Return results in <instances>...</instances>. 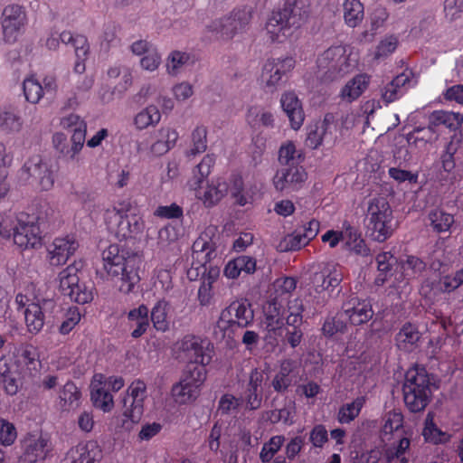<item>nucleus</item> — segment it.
Wrapping results in <instances>:
<instances>
[{
    "mask_svg": "<svg viewBox=\"0 0 463 463\" xmlns=\"http://www.w3.org/2000/svg\"><path fill=\"white\" fill-rule=\"evenodd\" d=\"M369 78L364 74L356 75L341 90V97L347 102L356 99L367 88Z\"/></svg>",
    "mask_w": 463,
    "mask_h": 463,
    "instance_id": "28",
    "label": "nucleus"
},
{
    "mask_svg": "<svg viewBox=\"0 0 463 463\" xmlns=\"http://www.w3.org/2000/svg\"><path fill=\"white\" fill-rule=\"evenodd\" d=\"M300 230L285 236L278 244L277 249L281 252L298 250L307 244Z\"/></svg>",
    "mask_w": 463,
    "mask_h": 463,
    "instance_id": "45",
    "label": "nucleus"
},
{
    "mask_svg": "<svg viewBox=\"0 0 463 463\" xmlns=\"http://www.w3.org/2000/svg\"><path fill=\"white\" fill-rule=\"evenodd\" d=\"M18 177L23 184L50 190L54 184V174L49 164L41 156L30 157L19 170Z\"/></svg>",
    "mask_w": 463,
    "mask_h": 463,
    "instance_id": "10",
    "label": "nucleus"
},
{
    "mask_svg": "<svg viewBox=\"0 0 463 463\" xmlns=\"http://www.w3.org/2000/svg\"><path fill=\"white\" fill-rule=\"evenodd\" d=\"M428 217L433 231L437 232L449 231L451 225L454 223L453 215L444 212L441 209L431 210Z\"/></svg>",
    "mask_w": 463,
    "mask_h": 463,
    "instance_id": "42",
    "label": "nucleus"
},
{
    "mask_svg": "<svg viewBox=\"0 0 463 463\" xmlns=\"http://www.w3.org/2000/svg\"><path fill=\"white\" fill-rule=\"evenodd\" d=\"M161 114L156 106H148L135 117V125L138 129H144L160 121Z\"/></svg>",
    "mask_w": 463,
    "mask_h": 463,
    "instance_id": "47",
    "label": "nucleus"
},
{
    "mask_svg": "<svg viewBox=\"0 0 463 463\" xmlns=\"http://www.w3.org/2000/svg\"><path fill=\"white\" fill-rule=\"evenodd\" d=\"M347 330V320L342 309L335 315L326 316L321 327L323 335L327 338H331L337 334H345Z\"/></svg>",
    "mask_w": 463,
    "mask_h": 463,
    "instance_id": "25",
    "label": "nucleus"
},
{
    "mask_svg": "<svg viewBox=\"0 0 463 463\" xmlns=\"http://www.w3.org/2000/svg\"><path fill=\"white\" fill-rule=\"evenodd\" d=\"M206 379V370L203 365L197 364H187L184 375L179 383L194 386L196 390H201V386Z\"/></svg>",
    "mask_w": 463,
    "mask_h": 463,
    "instance_id": "33",
    "label": "nucleus"
},
{
    "mask_svg": "<svg viewBox=\"0 0 463 463\" xmlns=\"http://www.w3.org/2000/svg\"><path fill=\"white\" fill-rule=\"evenodd\" d=\"M215 158L213 155H206L202 161L194 169V175L188 181V185L195 191L196 197L203 202L205 207H213L217 204L227 194L228 184L218 179L212 182L203 189L204 179L211 173V168L214 165Z\"/></svg>",
    "mask_w": 463,
    "mask_h": 463,
    "instance_id": "4",
    "label": "nucleus"
},
{
    "mask_svg": "<svg viewBox=\"0 0 463 463\" xmlns=\"http://www.w3.org/2000/svg\"><path fill=\"white\" fill-rule=\"evenodd\" d=\"M61 126L63 128L71 129L73 133H75V131H81L83 136V141L85 142L87 126L80 116L76 114H70L66 117H63L61 119Z\"/></svg>",
    "mask_w": 463,
    "mask_h": 463,
    "instance_id": "62",
    "label": "nucleus"
},
{
    "mask_svg": "<svg viewBox=\"0 0 463 463\" xmlns=\"http://www.w3.org/2000/svg\"><path fill=\"white\" fill-rule=\"evenodd\" d=\"M17 362L20 364L25 365L28 370H37L40 364L39 353L35 346L30 344L22 345L17 349Z\"/></svg>",
    "mask_w": 463,
    "mask_h": 463,
    "instance_id": "38",
    "label": "nucleus"
},
{
    "mask_svg": "<svg viewBox=\"0 0 463 463\" xmlns=\"http://www.w3.org/2000/svg\"><path fill=\"white\" fill-rule=\"evenodd\" d=\"M343 279L339 267H326L320 271L314 272L310 278V283L315 292L319 296H314L317 305L324 306L330 298V288L333 290L338 287Z\"/></svg>",
    "mask_w": 463,
    "mask_h": 463,
    "instance_id": "13",
    "label": "nucleus"
},
{
    "mask_svg": "<svg viewBox=\"0 0 463 463\" xmlns=\"http://www.w3.org/2000/svg\"><path fill=\"white\" fill-rule=\"evenodd\" d=\"M207 130L204 127H197L192 133L193 147L187 152V156H195L203 153L207 148Z\"/></svg>",
    "mask_w": 463,
    "mask_h": 463,
    "instance_id": "56",
    "label": "nucleus"
},
{
    "mask_svg": "<svg viewBox=\"0 0 463 463\" xmlns=\"http://www.w3.org/2000/svg\"><path fill=\"white\" fill-rule=\"evenodd\" d=\"M430 122L434 128L444 125L449 129L456 130L462 125L463 116L452 111L436 110L430 114Z\"/></svg>",
    "mask_w": 463,
    "mask_h": 463,
    "instance_id": "31",
    "label": "nucleus"
},
{
    "mask_svg": "<svg viewBox=\"0 0 463 463\" xmlns=\"http://www.w3.org/2000/svg\"><path fill=\"white\" fill-rule=\"evenodd\" d=\"M249 122L253 127L263 126L265 128H273L275 119L270 111L250 109L249 110Z\"/></svg>",
    "mask_w": 463,
    "mask_h": 463,
    "instance_id": "53",
    "label": "nucleus"
},
{
    "mask_svg": "<svg viewBox=\"0 0 463 463\" xmlns=\"http://www.w3.org/2000/svg\"><path fill=\"white\" fill-rule=\"evenodd\" d=\"M279 103L291 128L294 130L299 129L305 120V112L298 95L292 90L285 91L281 94Z\"/></svg>",
    "mask_w": 463,
    "mask_h": 463,
    "instance_id": "18",
    "label": "nucleus"
},
{
    "mask_svg": "<svg viewBox=\"0 0 463 463\" xmlns=\"http://www.w3.org/2000/svg\"><path fill=\"white\" fill-rule=\"evenodd\" d=\"M21 459L27 463L43 460L51 450V443L46 436L30 435L23 440Z\"/></svg>",
    "mask_w": 463,
    "mask_h": 463,
    "instance_id": "16",
    "label": "nucleus"
},
{
    "mask_svg": "<svg viewBox=\"0 0 463 463\" xmlns=\"http://www.w3.org/2000/svg\"><path fill=\"white\" fill-rule=\"evenodd\" d=\"M22 127L20 117L13 110L0 111V129L6 133L17 132Z\"/></svg>",
    "mask_w": 463,
    "mask_h": 463,
    "instance_id": "49",
    "label": "nucleus"
},
{
    "mask_svg": "<svg viewBox=\"0 0 463 463\" xmlns=\"http://www.w3.org/2000/svg\"><path fill=\"white\" fill-rule=\"evenodd\" d=\"M254 319L251 305L247 301L236 300L223 308L213 328L216 338L234 339L243 329L252 324Z\"/></svg>",
    "mask_w": 463,
    "mask_h": 463,
    "instance_id": "3",
    "label": "nucleus"
},
{
    "mask_svg": "<svg viewBox=\"0 0 463 463\" xmlns=\"http://www.w3.org/2000/svg\"><path fill=\"white\" fill-rule=\"evenodd\" d=\"M266 414L267 420L272 424L283 422L285 425H292L296 414L295 402L289 401L282 408L270 410Z\"/></svg>",
    "mask_w": 463,
    "mask_h": 463,
    "instance_id": "35",
    "label": "nucleus"
},
{
    "mask_svg": "<svg viewBox=\"0 0 463 463\" xmlns=\"http://www.w3.org/2000/svg\"><path fill=\"white\" fill-rule=\"evenodd\" d=\"M420 339L418 327L411 323H405L395 336L396 345L400 349L408 350Z\"/></svg>",
    "mask_w": 463,
    "mask_h": 463,
    "instance_id": "30",
    "label": "nucleus"
},
{
    "mask_svg": "<svg viewBox=\"0 0 463 463\" xmlns=\"http://www.w3.org/2000/svg\"><path fill=\"white\" fill-rule=\"evenodd\" d=\"M23 89L26 100L33 104L38 103L43 95V86L33 78L24 80Z\"/></svg>",
    "mask_w": 463,
    "mask_h": 463,
    "instance_id": "54",
    "label": "nucleus"
},
{
    "mask_svg": "<svg viewBox=\"0 0 463 463\" xmlns=\"http://www.w3.org/2000/svg\"><path fill=\"white\" fill-rule=\"evenodd\" d=\"M149 310L148 307L142 304L136 308L131 309L128 314V319L131 327V336L135 339L142 336L149 327Z\"/></svg>",
    "mask_w": 463,
    "mask_h": 463,
    "instance_id": "24",
    "label": "nucleus"
},
{
    "mask_svg": "<svg viewBox=\"0 0 463 463\" xmlns=\"http://www.w3.org/2000/svg\"><path fill=\"white\" fill-rule=\"evenodd\" d=\"M80 268L76 264L69 265L59 273V289L63 296L73 292L72 288L79 282L78 271Z\"/></svg>",
    "mask_w": 463,
    "mask_h": 463,
    "instance_id": "39",
    "label": "nucleus"
},
{
    "mask_svg": "<svg viewBox=\"0 0 463 463\" xmlns=\"http://www.w3.org/2000/svg\"><path fill=\"white\" fill-rule=\"evenodd\" d=\"M113 222L116 224L115 233L118 239L133 238L141 233L144 229V222L139 213L113 219Z\"/></svg>",
    "mask_w": 463,
    "mask_h": 463,
    "instance_id": "22",
    "label": "nucleus"
},
{
    "mask_svg": "<svg viewBox=\"0 0 463 463\" xmlns=\"http://www.w3.org/2000/svg\"><path fill=\"white\" fill-rule=\"evenodd\" d=\"M317 78L323 82H331L341 79L352 68L345 47L343 45L331 46L317 59Z\"/></svg>",
    "mask_w": 463,
    "mask_h": 463,
    "instance_id": "7",
    "label": "nucleus"
},
{
    "mask_svg": "<svg viewBox=\"0 0 463 463\" xmlns=\"http://www.w3.org/2000/svg\"><path fill=\"white\" fill-rule=\"evenodd\" d=\"M306 180L305 169L297 165L279 169L273 177V184L278 191L291 193L299 190Z\"/></svg>",
    "mask_w": 463,
    "mask_h": 463,
    "instance_id": "15",
    "label": "nucleus"
},
{
    "mask_svg": "<svg viewBox=\"0 0 463 463\" xmlns=\"http://www.w3.org/2000/svg\"><path fill=\"white\" fill-rule=\"evenodd\" d=\"M241 400L245 402L246 409L250 411H256L261 407L262 394L261 391H254L245 389Z\"/></svg>",
    "mask_w": 463,
    "mask_h": 463,
    "instance_id": "64",
    "label": "nucleus"
},
{
    "mask_svg": "<svg viewBox=\"0 0 463 463\" xmlns=\"http://www.w3.org/2000/svg\"><path fill=\"white\" fill-rule=\"evenodd\" d=\"M108 218L111 221L113 219L120 218L127 216L132 213H139L137 205L132 202L130 199H124L122 201L118 202L112 210H109L107 212Z\"/></svg>",
    "mask_w": 463,
    "mask_h": 463,
    "instance_id": "51",
    "label": "nucleus"
},
{
    "mask_svg": "<svg viewBox=\"0 0 463 463\" xmlns=\"http://www.w3.org/2000/svg\"><path fill=\"white\" fill-rule=\"evenodd\" d=\"M328 126L329 123L326 118H325L324 121L317 122L313 125H310L307 128L306 146L311 149L317 148L322 144V142L327 138Z\"/></svg>",
    "mask_w": 463,
    "mask_h": 463,
    "instance_id": "32",
    "label": "nucleus"
},
{
    "mask_svg": "<svg viewBox=\"0 0 463 463\" xmlns=\"http://www.w3.org/2000/svg\"><path fill=\"white\" fill-rule=\"evenodd\" d=\"M70 450H79L80 454V463H96L102 458V451L94 441L86 444H79Z\"/></svg>",
    "mask_w": 463,
    "mask_h": 463,
    "instance_id": "43",
    "label": "nucleus"
},
{
    "mask_svg": "<svg viewBox=\"0 0 463 463\" xmlns=\"http://www.w3.org/2000/svg\"><path fill=\"white\" fill-rule=\"evenodd\" d=\"M403 423V416L401 412L390 411L387 414L384 425L383 426L382 432L383 435L391 434L393 431H398Z\"/></svg>",
    "mask_w": 463,
    "mask_h": 463,
    "instance_id": "63",
    "label": "nucleus"
},
{
    "mask_svg": "<svg viewBox=\"0 0 463 463\" xmlns=\"http://www.w3.org/2000/svg\"><path fill=\"white\" fill-rule=\"evenodd\" d=\"M230 194L234 202L244 206L251 201L250 192L245 188L242 177L239 175H232L230 179V186H228Z\"/></svg>",
    "mask_w": 463,
    "mask_h": 463,
    "instance_id": "34",
    "label": "nucleus"
},
{
    "mask_svg": "<svg viewBox=\"0 0 463 463\" xmlns=\"http://www.w3.org/2000/svg\"><path fill=\"white\" fill-rule=\"evenodd\" d=\"M411 440L406 438H401L398 442H394L392 446L383 449V457L385 463H392L394 459L404 457L405 452L409 449Z\"/></svg>",
    "mask_w": 463,
    "mask_h": 463,
    "instance_id": "48",
    "label": "nucleus"
},
{
    "mask_svg": "<svg viewBox=\"0 0 463 463\" xmlns=\"http://www.w3.org/2000/svg\"><path fill=\"white\" fill-rule=\"evenodd\" d=\"M365 222L366 232L373 241L382 242L392 234V211L386 198L376 197L369 202Z\"/></svg>",
    "mask_w": 463,
    "mask_h": 463,
    "instance_id": "6",
    "label": "nucleus"
},
{
    "mask_svg": "<svg viewBox=\"0 0 463 463\" xmlns=\"http://www.w3.org/2000/svg\"><path fill=\"white\" fill-rule=\"evenodd\" d=\"M153 322L154 327L157 331H165L168 328L166 321V303L165 301H157L151 310L149 321Z\"/></svg>",
    "mask_w": 463,
    "mask_h": 463,
    "instance_id": "50",
    "label": "nucleus"
},
{
    "mask_svg": "<svg viewBox=\"0 0 463 463\" xmlns=\"http://www.w3.org/2000/svg\"><path fill=\"white\" fill-rule=\"evenodd\" d=\"M78 247V242L72 238H56L48 249L50 264L52 266L65 264Z\"/></svg>",
    "mask_w": 463,
    "mask_h": 463,
    "instance_id": "20",
    "label": "nucleus"
},
{
    "mask_svg": "<svg viewBox=\"0 0 463 463\" xmlns=\"http://www.w3.org/2000/svg\"><path fill=\"white\" fill-rule=\"evenodd\" d=\"M375 260L379 274L375 278L374 283L377 286H383L392 276V269L397 264V259L390 251H384L377 254Z\"/></svg>",
    "mask_w": 463,
    "mask_h": 463,
    "instance_id": "26",
    "label": "nucleus"
},
{
    "mask_svg": "<svg viewBox=\"0 0 463 463\" xmlns=\"http://www.w3.org/2000/svg\"><path fill=\"white\" fill-rule=\"evenodd\" d=\"M72 289L73 292L66 295V297H69L71 301L78 304H86L93 298L91 288L86 286L84 283H80L79 281Z\"/></svg>",
    "mask_w": 463,
    "mask_h": 463,
    "instance_id": "59",
    "label": "nucleus"
},
{
    "mask_svg": "<svg viewBox=\"0 0 463 463\" xmlns=\"http://www.w3.org/2000/svg\"><path fill=\"white\" fill-rule=\"evenodd\" d=\"M24 317L30 333L36 334L41 331L44 325V316L43 307L39 304L28 305L24 311Z\"/></svg>",
    "mask_w": 463,
    "mask_h": 463,
    "instance_id": "36",
    "label": "nucleus"
},
{
    "mask_svg": "<svg viewBox=\"0 0 463 463\" xmlns=\"http://www.w3.org/2000/svg\"><path fill=\"white\" fill-rule=\"evenodd\" d=\"M53 210L43 203L37 213H19L15 217L0 214V236L10 238L22 250L37 249L42 245L41 226L49 222Z\"/></svg>",
    "mask_w": 463,
    "mask_h": 463,
    "instance_id": "1",
    "label": "nucleus"
},
{
    "mask_svg": "<svg viewBox=\"0 0 463 463\" xmlns=\"http://www.w3.org/2000/svg\"><path fill=\"white\" fill-rule=\"evenodd\" d=\"M308 5L305 0H286L281 11L273 14L267 22L269 33L277 34L290 28H299L306 21L308 14Z\"/></svg>",
    "mask_w": 463,
    "mask_h": 463,
    "instance_id": "9",
    "label": "nucleus"
},
{
    "mask_svg": "<svg viewBox=\"0 0 463 463\" xmlns=\"http://www.w3.org/2000/svg\"><path fill=\"white\" fill-rule=\"evenodd\" d=\"M61 42L64 44H71L74 48L78 60L85 61L90 46L87 38L82 34L74 35L70 31H64L60 34Z\"/></svg>",
    "mask_w": 463,
    "mask_h": 463,
    "instance_id": "29",
    "label": "nucleus"
},
{
    "mask_svg": "<svg viewBox=\"0 0 463 463\" xmlns=\"http://www.w3.org/2000/svg\"><path fill=\"white\" fill-rule=\"evenodd\" d=\"M103 269L113 279L120 282L118 289L124 294L133 291L139 282L138 269L142 262L138 252L122 244H110L101 254Z\"/></svg>",
    "mask_w": 463,
    "mask_h": 463,
    "instance_id": "2",
    "label": "nucleus"
},
{
    "mask_svg": "<svg viewBox=\"0 0 463 463\" xmlns=\"http://www.w3.org/2000/svg\"><path fill=\"white\" fill-rule=\"evenodd\" d=\"M71 145L69 146L67 137L61 132L52 136V144L55 149L69 160H76L77 155L81 151L84 141L81 131H75L71 137Z\"/></svg>",
    "mask_w": 463,
    "mask_h": 463,
    "instance_id": "21",
    "label": "nucleus"
},
{
    "mask_svg": "<svg viewBox=\"0 0 463 463\" xmlns=\"http://www.w3.org/2000/svg\"><path fill=\"white\" fill-rule=\"evenodd\" d=\"M80 313L78 307H70L64 316V320L59 327L61 335H68L80 321Z\"/></svg>",
    "mask_w": 463,
    "mask_h": 463,
    "instance_id": "60",
    "label": "nucleus"
},
{
    "mask_svg": "<svg viewBox=\"0 0 463 463\" xmlns=\"http://www.w3.org/2000/svg\"><path fill=\"white\" fill-rule=\"evenodd\" d=\"M403 400L411 412H420L429 404L431 397L430 380L424 367H413L405 374L402 385Z\"/></svg>",
    "mask_w": 463,
    "mask_h": 463,
    "instance_id": "5",
    "label": "nucleus"
},
{
    "mask_svg": "<svg viewBox=\"0 0 463 463\" xmlns=\"http://www.w3.org/2000/svg\"><path fill=\"white\" fill-rule=\"evenodd\" d=\"M298 366L292 359H285L280 363L279 371L270 382V386L278 393H286L297 378Z\"/></svg>",
    "mask_w": 463,
    "mask_h": 463,
    "instance_id": "19",
    "label": "nucleus"
},
{
    "mask_svg": "<svg viewBox=\"0 0 463 463\" xmlns=\"http://www.w3.org/2000/svg\"><path fill=\"white\" fill-rule=\"evenodd\" d=\"M285 438L283 436H274L268 442L264 443L260 458L263 463L269 462L274 455L279 450Z\"/></svg>",
    "mask_w": 463,
    "mask_h": 463,
    "instance_id": "57",
    "label": "nucleus"
},
{
    "mask_svg": "<svg viewBox=\"0 0 463 463\" xmlns=\"http://www.w3.org/2000/svg\"><path fill=\"white\" fill-rule=\"evenodd\" d=\"M251 19V9L249 7L235 8L228 15L214 20L208 25L210 32L219 38L231 40L237 33H242Z\"/></svg>",
    "mask_w": 463,
    "mask_h": 463,
    "instance_id": "11",
    "label": "nucleus"
},
{
    "mask_svg": "<svg viewBox=\"0 0 463 463\" xmlns=\"http://www.w3.org/2000/svg\"><path fill=\"white\" fill-rule=\"evenodd\" d=\"M463 284V269H458L451 275H445L439 279L438 283L439 289L441 292H451Z\"/></svg>",
    "mask_w": 463,
    "mask_h": 463,
    "instance_id": "58",
    "label": "nucleus"
},
{
    "mask_svg": "<svg viewBox=\"0 0 463 463\" xmlns=\"http://www.w3.org/2000/svg\"><path fill=\"white\" fill-rule=\"evenodd\" d=\"M296 147L292 142L282 145L279 150V162L281 167L299 165L300 155L296 156Z\"/></svg>",
    "mask_w": 463,
    "mask_h": 463,
    "instance_id": "52",
    "label": "nucleus"
},
{
    "mask_svg": "<svg viewBox=\"0 0 463 463\" xmlns=\"http://www.w3.org/2000/svg\"><path fill=\"white\" fill-rule=\"evenodd\" d=\"M17 437L14 425L0 418V443L4 446L13 444Z\"/></svg>",
    "mask_w": 463,
    "mask_h": 463,
    "instance_id": "61",
    "label": "nucleus"
},
{
    "mask_svg": "<svg viewBox=\"0 0 463 463\" xmlns=\"http://www.w3.org/2000/svg\"><path fill=\"white\" fill-rule=\"evenodd\" d=\"M183 350L191 360L188 364H197L205 367L212 360L211 351L205 349L203 342L196 337L185 338L182 344Z\"/></svg>",
    "mask_w": 463,
    "mask_h": 463,
    "instance_id": "23",
    "label": "nucleus"
},
{
    "mask_svg": "<svg viewBox=\"0 0 463 463\" xmlns=\"http://www.w3.org/2000/svg\"><path fill=\"white\" fill-rule=\"evenodd\" d=\"M365 402L364 397H357L352 402L344 404L338 411L337 420L341 424H347L354 420L360 413Z\"/></svg>",
    "mask_w": 463,
    "mask_h": 463,
    "instance_id": "41",
    "label": "nucleus"
},
{
    "mask_svg": "<svg viewBox=\"0 0 463 463\" xmlns=\"http://www.w3.org/2000/svg\"><path fill=\"white\" fill-rule=\"evenodd\" d=\"M346 320L353 326H360L370 321L374 311L373 310L370 301L360 300L353 298L342 306Z\"/></svg>",
    "mask_w": 463,
    "mask_h": 463,
    "instance_id": "17",
    "label": "nucleus"
},
{
    "mask_svg": "<svg viewBox=\"0 0 463 463\" xmlns=\"http://www.w3.org/2000/svg\"><path fill=\"white\" fill-rule=\"evenodd\" d=\"M0 379L7 394L14 395L17 393L19 389L18 379L15 373L10 371L5 363L3 365L0 364Z\"/></svg>",
    "mask_w": 463,
    "mask_h": 463,
    "instance_id": "55",
    "label": "nucleus"
},
{
    "mask_svg": "<svg viewBox=\"0 0 463 463\" xmlns=\"http://www.w3.org/2000/svg\"><path fill=\"white\" fill-rule=\"evenodd\" d=\"M146 397V385L143 381L133 382L122 399L123 411L118 418V427L130 431L139 422L144 412V401Z\"/></svg>",
    "mask_w": 463,
    "mask_h": 463,
    "instance_id": "8",
    "label": "nucleus"
},
{
    "mask_svg": "<svg viewBox=\"0 0 463 463\" xmlns=\"http://www.w3.org/2000/svg\"><path fill=\"white\" fill-rule=\"evenodd\" d=\"M295 61L292 57L268 60L261 71L260 80L268 91L273 92L287 78V74L294 68Z\"/></svg>",
    "mask_w": 463,
    "mask_h": 463,
    "instance_id": "14",
    "label": "nucleus"
},
{
    "mask_svg": "<svg viewBox=\"0 0 463 463\" xmlns=\"http://www.w3.org/2000/svg\"><path fill=\"white\" fill-rule=\"evenodd\" d=\"M90 399L93 406L104 412L110 411L114 407L112 394L101 386L100 381L99 383H91Z\"/></svg>",
    "mask_w": 463,
    "mask_h": 463,
    "instance_id": "27",
    "label": "nucleus"
},
{
    "mask_svg": "<svg viewBox=\"0 0 463 463\" xmlns=\"http://www.w3.org/2000/svg\"><path fill=\"white\" fill-rule=\"evenodd\" d=\"M60 406L63 411H70L79 406L80 392L72 382H67L59 395Z\"/></svg>",
    "mask_w": 463,
    "mask_h": 463,
    "instance_id": "37",
    "label": "nucleus"
},
{
    "mask_svg": "<svg viewBox=\"0 0 463 463\" xmlns=\"http://www.w3.org/2000/svg\"><path fill=\"white\" fill-rule=\"evenodd\" d=\"M344 18L350 27H355L364 17V5L359 0H345Z\"/></svg>",
    "mask_w": 463,
    "mask_h": 463,
    "instance_id": "40",
    "label": "nucleus"
},
{
    "mask_svg": "<svg viewBox=\"0 0 463 463\" xmlns=\"http://www.w3.org/2000/svg\"><path fill=\"white\" fill-rule=\"evenodd\" d=\"M186 384L177 383L172 388V395L175 401L179 404H186L194 402L200 395L201 390L193 388Z\"/></svg>",
    "mask_w": 463,
    "mask_h": 463,
    "instance_id": "44",
    "label": "nucleus"
},
{
    "mask_svg": "<svg viewBox=\"0 0 463 463\" xmlns=\"http://www.w3.org/2000/svg\"><path fill=\"white\" fill-rule=\"evenodd\" d=\"M26 24V12L22 5L15 4L6 5L1 14L0 44L14 43L24 32Z\"/></svg>",
    "mask_w": 463,
    "mask_h": 463,
    "instance_id": "12",
    "label": "nucleus"
},
{
    "mask_svg": "<svg viewBox=\"0 0 463 463\" xmlns=\"http://www.w3.org/2000/svg\"><path fill=\"white\" fill-rule=\"evenodd\" d=\"M426 441L433 444L446 443L449 439V435L437 428L433 423L430 413L427 415L425 420V428L422 432Z\"/></svg>",
    "mask_w": 463,
    "mask_h": 463,
    "instance_id": "46",
    "label": "nucleus"
}]
</instances>
